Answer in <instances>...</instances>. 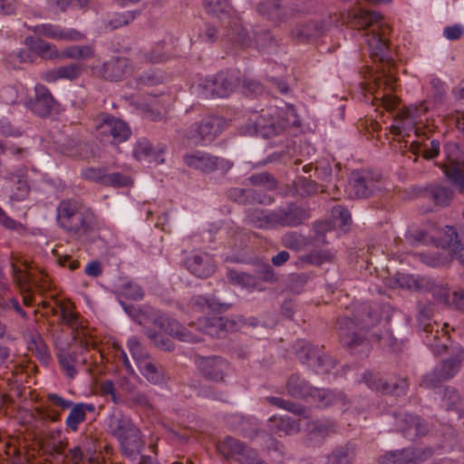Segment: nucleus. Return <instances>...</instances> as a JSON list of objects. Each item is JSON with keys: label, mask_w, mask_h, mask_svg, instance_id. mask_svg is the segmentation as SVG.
Segmentation results:
<instances>
[{"label": "nucleus", "mask_w": 464, "mask_h": 464, "mask_svg": "<svg viewBox=\"0 0 464 464\" xmlns=\"http://www.w3.org/2000/svg\"><path fill=\"white\" fill-rule=\"evenodd\" d=\"M391 27L387 24H377L373 29L364 33L371 57L374 61L387 63L389 68H382L381 74L374 76L369 92H372L376 104L382 105L386 111H393L399 104V98L391 92L396 90V78L391 71L389 60L388 35Z\"/></svg>", "instance_id": "1"}, {"label": "nucleus", "mask_w": 464, "mask_h": 464, "mask_svg": "<svg viewBox=\"0 0 464 464\" xmlns=\"http://www.w3.org/2000/svg\"><path fill=\"white\" fill-rule=\"evenodd\" d=\"M56 222L72 239L86 241L97 228L94 212L72 199L62 200L56 208Z\"/></svg>", "instance_id": "2"}, {"label": "nucleus", "mask_w": 464, "mask_h": 464, "mask_svg": "<svg viewBox=\"0 0 464 464\" xmlns=\"http://www.w3.org/2000/svg\"><path fill=\"white\" fill-rule=\"evenodd\" d=\"M188 326L195 327L198 334H193L190 329L185 328L173 319L164 318L161 322L162 329L181 342L198 343L203 341L201 337L203 334L219 338L226 332V321L223 317L199 318L196 323L189 324Z\"/></svg>", "instance_id": "3"}, {"label": "nucleus", "mask_w": 464, "mask_h": 464, "mask_svg": "<svg viewBox=\"0 0 464 464\" xmlns=\"http://www.w3.org/2000/svg\"><path fill=\"white\" fill-rule=\"evenodd\" d=\"M380 320V314L371 305L362 304L355 308L353 319L342 316L338 319V332L344 345L353 348L362 345L365 337L358 330L374 325Z\"/></svg>", "instance_id": "4"}, {"label": "nucleus", "mask_w": 464, "mask_h": 464, "mask_svg": "<svg viewBox=\"0 0 464 464\" xmlns=\"http://www.w3.org/2000/svg\"><path fill=\"white\" fill-rule=\"evenodd\" d=\"M428 111L429 108L425 102L401 110L394 117L391 132L398 136L402 134L409 136V132L414 130L416 137H420L421 132L426 130L420 125L422 124L423 117Z\"/></svg>", "instance_id": "5"}, {"label": "nucleus", "mask_w": 464, "mask_h": 464, "mask_svg": "<svg viewBox=\"0 0 464 464\" xmlns=\"http://www.w3.org/2000/svg\"><path fill=\"white\" fill-rule=\"evenodd\" d=\"M97 137L103 142L117 144L126 141L131 135L128 124L108 113H101L95 119Z\"/></svg>", "instance_id": "6"}, {"label": "nucleus", "mask_w": 464, "mask_h": 464, "mask_svg": "<svg viewBox=\"0 0 464 464\" xmlns=\"http://www.w3.org/2000/svg\"><path fill=\"white\" fill-rule=\"evenodd\" d=\"M452 357L443 360L440 364L424 376L420 385L426 388L438 387L443 382L454 377L460 369V363L464 358V351L459 346L451 348Z\"/></svg>", "instance_id": "7"}, {"label": "nucleus", "mask_w": 464, "mask_h": 464, "mask_svg": "<svg viewBox=\"0 0 464 464\" xmlns=\"http://www.w3.org/2000/svg\"><path fill=\"white\" fill-rule=\"evenodd\" d=\"M446 160L441 168L447 179L460 193H464V158L459 156V149L456 143H448L444 147Z\"/></svg>", "instance_id": "8"}, {"label": "nucleus", "mask_w": 464, "mask_h": 464, "mask_svg": "<svg viewBox=\"0 0 464 464\" xmlns=\"http://www.w3.org/2000/svg\"><path fill=\"white\" fill-rule=\"evenodd\" d=\"M195 363L200 375L207 381L222 383L231 371L230 363L218 355L195 357Z\"/></svg>", "instance_id": "9"}, {"label": "nucleus", "mask_w": 464, "mask_h": 464, "mask_svg": "<svg viewBox=\"0 0 464 464\" xmlns=\"http://www.w3.org/2000/svg\"><path fill=\"white\" fill-rule=\"evenodd\" d=\"M295 354L298 360L318 373H328L335 366L334 361L312 344L302 341L297 343Z\"/></svg>", "instance_id": "10"}, {"label": "nucleus", "mask_w": 464, "mask_h": 464, "mask_svg": "<svg viewBox=\"0 0 464 464\" xmlns=\"http://www.w3.org/2000/svg\"><path fill=\"white\" fill-rule=\"evenodd\" d=\"M183 161L188 168L203 173H211L215 170H221L226 173L233 166L228 160L200 150L185 154Z\"/></svg>", "instance_id": "11"}, {"label": "nucleus", "mask_w": 464, "mask_h": 464, "mask_svg": "<svg viewBox=\"0 0 464 464\" xmlns=\"http://www.w3.org/2000/svg\"><path fill=\"white\" fill-rule=\"evenodd\" d=\"M225 121L222 118L208 116L200 122L192 124L188 130V138L195 144L212 142L224 130Z\"/></svg>", "instance_id": "12"}, {"label": "nucleus", "mask_w": 464, "mask_h": 464, "mask_svg": "<svg viewBox=\"0 0 464 464\" xmlns=\"http://www.w3.org/2000/svg\"><path fill=\"white\" fill-rule=\"evenodd\" d=\"M381 176L367 170L353 171L349 180V193L354 198H368L382 188Z\"/></svg>", "instance_id": "13"}, {"label": "nucleus", "mask_w": 464, "mask_h": 464, "mask_svg": "<svg viewBox=\"0 0 464 464\" xmlns=\"http://www.w3.org/2000/svg\"><path fill=\"white\" fill-rule=\"evenodd\" d=\"M275 227H298L310 218L309 210L295 203H289L273 210Z\"/></svg>", "instance_id": "14"}, {"label": "nucleus", "mask_w": 464, "mask_h": 464, "mask_svg": "<svg viewBox=\"0 0 464 464\" xmlns=\"http://www.w3.org/2000/svg\"><path fill=\"white\" fill-rule=\"evenodd\" d=\"M38 38L47 37L56 41L78 42L84 39V34L73 28H63L50 23L27 26Z\"/></svg>", "instance_id": "15"}, {"label": "nucleus", "mask_w": 464, "mask_h": 464, "mask_svg": "<svg viewBox=\"0 0 464 464\" xmlns=\"http://www.w3.org/2000/svg\"><path fill=\"white\" fill-rule=\"evenodd\" d=\"M402 280L409 288L421 292H430L439 303L450 306L451 298L450 297V291L447 287L438 285L433 280L427 277L407 276H403Z\"/></svg>", "instance_id": "16"}, {"label": "nucleus", "mask_w": 464, "mask_h": 464, "mask_svg": "<svg viewBox=\"0 0 464 464\" xmlns=\"http://www.w3.org/2000/svg\"><path fill=\"white\" fill-rule=\"evenodd\" d=\"M4 181V188L9 194L11 200L21 201L29 194L30 186L27 179L26 168H18L14 171L5 175Z\"/></svg>", "instance_id": "17"}, {"label": "nucleus", "mask_w": 464, "mask_h": 464, "mask_svg": "<svg viewBox=\"0 0 464 464\" xmlns=\"http://www.w3.org/2000/svg\"><path fill=\"white\" fill-rule=\"evenodd\" d=\"M325 29L326 24L322 19L310 18L298 22L291 29L290 36L296 43H308L321 36Z\"/></svg>", "instance_id": "18"}, {"label": "nucleus", "mask_w": 464, "mask_h": 464, "mask_svg": "<svg viewBox=\"0 0 464 464\" xmlns=\"http://www.w3.org/2000/svg\"><path fill=\"white\" fill-rule=\"evenodd\" d=\"M237 78L228 72H218L214 79L206 80L204 88L207 97L228 96L237 87Z\"/></svg>", "instance_id": "19"}, {"label": "nucleus", "mask_w": 464, "mask_h": 464, "mask_svg": "<svg viewBox=\"0 0 464 464\" xmlns=\"http://www.w3.org/2000/svg\"><path fill=\"white\" fill-rule=\"evenodd\" d=\"M430 450L404 449L390 451L378 459L380 464H419L431 456Z\"/></svg>", "instance_id": "20"}, {"label": "nucleus", "mask_w": 464, "mask_h": 464, "mask_svg": "<svg viewBox=\"0 0 464 464\" xmlns=\"http://www.w3.org/2000/svg\"><path fill=\"white\" fill-rule=\"evenodd\" d=\"M363 382L372 390L382 392L383 393H392L397 396L404 394L408 387L407 381L405 379H401L396 383H389L379 374H375L371 372L364 373Z\"/></svg>", "instance_id": "21"}, {"label": "nucleus", "mask_w": 464, "mask_h": 464, "mask_svg": "<svg viewBox=\"0 0 464 464\" xmlns=\"http://www.w3.org/2000/svg\"><path fill=\"white\" fill-rule=\"evenodd\" d=\"M188 270L199 278H207L214 274L216 266L212 256L207 253L195 254L186 260Z\"/></svg>", "instance_id": "22"}, {"label": "nucleus", "mask_w": 464, "mask_h": 464, "mask_svg": "<svg viewBox=\"0 0 464 464\" xmlns=\"http://www.w3.org/2000/svg\"><path fill=\"white\" fill-rule=\"evenodd\" d=\"M34 92V99L30 102V109L38 116H49L55 104V100L50 90L43 84H36Z\"/></svg>", "instance_id": "23"}, {"label": "nucleus", "mask_w": 464, "mask_h": 464, "mask_svg": "<svg viewBox=\"0 0 464 464\" xmlns=\"http://www.w3.org/2000/svg\"><path fill=\"white\" fill-rule=\"evenodd\" d=\"M83 72V66L81 63H71L69 64L59 66L53 70L44 72L42 79L46 82H55L59 80L72 82L78 79Z\"/></svg>", "instance_id": "24"}, {"label": "nucleus", "mask_w": 464, "mask_h": 464, "mask_svg": "<svg viewBox=\"0 0 464 464\" xmlns=\"http://www.w3.org/2000/svg\"><path fill=\"white\" fill-rule=\"evenodd\" d=\"M411 144V151L415 155L414 162L418 160L417 155L421 153L426 160H432L440 154V144L438 140L429 141L430 136L427 130L421 132L420 137Z\"/></svg>", "instance_id": "25"}, {"label": "nucleus", "mask_w": 464, "mask_h": 464, "mask_svg": "<svg viewBox=\"0 0 464 464\" xmlns=\"http://www.w3.org/2000/svg\"><path fill=\"white\" fill-rule=\"evenodd\" d=\"M270 432L282 436H292L297 434L301 428L300 423L288 416H272L267 420Z\"/></svg>", "instance_id": "26"}, {"label": "nucleus", "mask_w": 464, "mask_h": 464, "mask_svg": "<svg viewBox=\"0 0 464 464\" xmlns=\"http://www.w3.org/2000/svg\"><path fill=\"white\" fill-rule=\"evenodd\" d=\"M187 308L188 313L217 312L227 309L225 304H221L215 297L201 295L192 296L188 301Z\"/></svg>", "instance_id": "27"}, {"label": "nucleus", "mask_w": 464, "mask_h": 464, "mask_svg": "<svg viewBox=\"0 0 464 464\" xmlns=\"http://www.w3.org/2000/svg\"><path fill=\"white\" fill-rule=\"evenodd\" d=\"M26 46L44 59H60V52L55 44L48 43L42 38L28 36L24 40Z\"/></svg>", "instance_id": "28"}, {"label": "nucleus", "mask_w": 464, "mask_h": 464, "mask_svg": "<svg viewBox=\"0 0 464 464\" xmlns=\"http://www.w3.org/2000/svg\"><path fill=\"white\" fill-rule=\"evenodd\" d=\"M104 75L111 81H119L132 73V66L127 58L112 59L103 64Z\"/></svg>", "instance_id": "29"}, {"label": "nucleus", "mask_w": 464, "mask_h": 464, "mask_svg": "<svg viewBox=\"0 0 464 464\" xmlns=\"http://www.w3.org/2000/svg\"><path fill=\"white\" fill-rule=\"evenodd\" d=\"M94 410L92 404L83 402L73 404L65 420L67 429L73 432L77 431L80 424L85 421L87 412H93Z\"/></svg>", "instance_id": "30"}, {"label": "nucleus", "mask_w": 464, "mask_h": 464, "mask_svg": "<svg viewBox=\"0 0 464 464\" xmlns=\"http://www.w3.org/2000/svg\"><path fill=\"white\" fill-rule=\"evenodd\" d=\"M285 389L291 397L307 399L313 391V386L306 380L301 378L300 375L294 373L288 377Z\"/></svg>", "instance_id": "31"}, {"label": "nucleus", "mask_w": 464, "mask_h": 464, "mask_svg": "<svg viewBox=\"0 0 464 464\" xmlns=\"http://www.w3.org/2000/svg\"><path fill=\"white\" fill-rule=\"evenodd\" d=\"M138 369L141 375L151 384H161L166 381V375L163 368L153 362L151 358L145 362H140Z\"/></svg>", "instance_id": "32"}, {"label": "nucleus", "mask_w": 464, "mask_h": 464, "mask_svg": "<svg viewBox=\"0 0 464 464\" xmlns=\"http://www.w3.org/2000/svg\"><path fill=\"white\" fill-rule=\"evenodd\" d=\"M246 221L249 225L260 229H274V212L261 208H255L248 212Z\"/></svg>", "instance_id": "33"}, {"label": "nucleus", "mask_w": 464, "mask_h": 464, "mask_svg": "<svg viewBox=\"0 0 464 464\" xmlns=\"http://www.w3.org/2000/svg\"><path fill=\"white\" fill-rule=\"evenodd\" d=\"M137 428L132 420L124 415H111L109 419L110 433L118 440Z\"/></svg>", "instance_id": "34"}, {"label": "nucleus", "mask_w": 464, "mask_h": 464, "mask_svg": "<svg viewBox=\"0 0 464 464\" xmlns=\"http://www.w3.org/2000/svg\"><path fill=\"white\" fill-rule=\"evenodd\" d=\"M309 398L317 407L324 408L337 403L343 405V397L341 394H335L332 391L325 389H317L313 387Z\"/></svg>", "instance_id": "35"}, {"label": "nucleus", "mask_w": 464, "mask_h": 464, "mask_svg": "<svg viewBox=\"0 0 464 464\" xmlns=\"http://www.w3.org/2000/svg\"><path fill=\"white\" fill-rule=\"evenodd\" d=\"M121 444L123 453L129 457H132L140 453L143 447L140 431L138 428L131 430L121 440H118Z\"/></svg>", "instance_id": "36"}, {"label": "nucleus", "mask_w": 464, "mask_h": 464, "mask_svg": "<svg viewBox=\"0 0 464 464\" xmlns=\"http://www.w3.org/2000/svg\"><path fill=\"white\" fill-rule=\"evenodd\" d=\"M246 447L244 442L232 437L225 438L217 446L218 450L227 459L242 457Z\"/></svg>", "instance_id": "37"}, {"label": "nucleus", "mask_w": 464, "mask_h": 464, "mask_svg": "<svg viewBox=\"0 0 464 464\" xmlns=\"http://www.w3.org/2000/svg\"><path fill=\"white\" fill-rule=\"evenodd\" d=\"M255 126L256 133L266 139L282 132V126L274 117L266 118L262 115L256 120Z\"/></svg>", "instance_id": "38"}, {"label": "nucleus", "mask_w": 464, "mask_h": 464, "mask_svg": "<svg viewBox=\"0 0 464 464\" xmlns=\"http://www.w3.org/2000/svg\"><path fill=\"white\" fill-rule=\"evenodd\" d=\"M203 5L208 14L221 21L231 18L232 7L227 0H204Z\"/></svg>", "instance_id": "39"}, {"label": "nucleus", "mask_w": 464, "mask_h": 464, "mask_svg": "<svg viewBox=\"0 0 464 464\" xmlns=\"http://www.w3.org/2000/svg\"><path fill=\"white\" fill-rule=\"evenodd\" d=\"M353 24L359 28L373 29L377 24H385L382 16L376 12H372L364 9H358L353 12Z\"/></svg>", "instance_id": "40"}, {"label": "nucleus", "mask_w": 464, "mask_h": 464, "mask_svg": "<svg viewBox=\"0 0 464 464\" xmlns=\"http://www.w3.org/2000/svg\"><path fill=\"white\" fill-rule=\"evenodd\" d=\"M57 357L63 371L69 378H74L77 374L76 364L78 362L77 353L68 349H59Z\"/></svg>", "instance_id": "41"}, {"label": "nucleus", "mask_w": 464, "mask_h": 464, "mask_svg": "<svg viewBox=\"0 0 464 464\" xmlns=\"http://www.w3.org/2000/svg\"><path fill=\"white\" fill-rule=\"evenodd\" d=\"M397 427L403 433L414 428L417 436L424 435L427 431V425L419 417L404 414L398 417Z\"/></svg>", "instance_id": "42"}, {"label": "nucleus", "mask_w": 464, "mask_h": 464, "mask_svg": "<svg viewBox=\"0 0 464 464\" xmlns=\"http://www.w3.org/2000/svg\"><path fill=\"white\" fill-rule=\"evenodd\" d=\"M266 400L271 405H274L277 408L288 411L294 413L295 415L301 416L304 419H308L310 417V411L299 403L286 401V400H284L279 397H273V396L266 397Z\"/></svg>", "instance_id": "43"}, {"label": "nucleus", "mask_w": 464, "mask_h": 464, "mask_svg": "<svg viewBox=\"0 0 464 464\" xmlns=\"http://www.w3.org/2000/svg\"><path fill=\"white\" fill-rule=\"evenodd\" d=\"M428 334L425 336V343L430 347L436 354H440L448 350L450 339L445 333L440 332L438 329L433 333V328L426 332Z\"/></svg>", "instance_id": "44"}, {"label": "nucleus", "mask_w": 464, "mask_h": 464, "mask_svg": "<svg viewBox=\"0 0 464 464\" xmlns=\"http://www.w3.org/2000/svg\"><path fill=\"white\" fill-rule=\"evenodd\" d=\"M56 304L60 309L62 321L72 329L83 327L79 314L73 311V305L70 302L56 300Z\"/></svg>", "instance_id": "45"}, {"label": "nucleus", "mask_w": 464, "mask_h": 464, "mask_svg": "<svg viewBox=\"0 0 464 464\" xmlns=\"http://www.w3.org/2000/svg\"><path fill=\"white\" fill-rule=\"evenodd\" d=\"M227 279L229 283L249 290L258 287L257 277L245 272L230 270L227 273Z\"/></svg>", "instance_id": "46"}, {"label": "nucleus", "mask_w": 464, "mask_h": 464, "mask_svg": "<svg viewBox=\"0 0 464 464\" xmlns=\"http://www.w3.org/2000/svg\"><path fill=\"white\" fill-rule=\"evenodd\" d=\"M93 54L94 50L91 45H71L60 52V59L86 60Z\"/></svg>", "instance_id": "47"}, {"label": "nucleus", "mask_w": 464, "mask_h": 464, "mask_svg": "<svg viewBox=\"0 0 464 464\" xmlns=\"http://www.w3.org/2000/svg\"><path fill=\"white\" fill-rule=\"evenodd\" d=\"M355 454V447L348 443L336 448L327 456L326 464H350L349 459Z\"/></svg>", "instance_id": "48"}, {"label": "nucleus", "mask_w": 464, "mask_h": 464, "mask_svg": "<svg viewBox=\"0 0 464 464\" xmlns=\"http://www.w3.org/2000/svg\"><path fill=\"white\" fill-rule=\"evenodd\" d=\"M335 430V424L331 421L315 420L307 424V431L310 439H324L329 433Z\"/></svg>", "instance_id": "49"}, {"label": "nucleus", "mask_w": 464, "mask_h": 464, "mask_svg": "<svg viewBox=\"0 0 464 464\" xmlns=\"http://www.w3.org/2000/svg\"><path fill=\"white\" fill-rule=\"evenodd\" d=\"M164 80L165 75L158 70H149L135 76L136 84L139 88L155 86L162 83Z\"/></svg>", "instance_id": "50"}, {"label": "nucleus", "mask_w": 464, "mask_h": 464, "mask_svg": "<svg viewBox=\"0 0 464 464\" xmlns=\"http://www.w3.org/2000/svg\"><path fill=\"white\" fill-rule=\"evenodd\" d=\"M277 121L279 125L282 126V131L287 127H296L300 125L298 115L293 105H286L285 109H281L277 116Z\"/></svg>", "instance_id": "51"}, {"label": "nucleus", "mask_w": 464, "mask_h": 464, "mask_svg": "<svg viewBox=\"0 0 464 464\" xmlns=\"http://www.w3.org/2000/svg\"><path fill=\"white\" fill-rule=\"evenodd\" d=\"M127 347L137 366L140 364V362H145L150 358L149 353L135 336L129 338Z\"/></svg>", "instance_id": "52"}, {"label": "nucleus", "mask_w": 464, "mask_h": 464, "mask_svg": "<svg viewBox=\"0 0 464 464\" xmlns=\"http://www.w3.org/2000/svg\"><path fill=\"white\" fill-rule=\"evenodd\" d=\"M0 225L8 230L16 232L20 236H25L28 233V228L25 225L10 218L1 207Z\"/></svg>", "instance_id": "53"}, {"label": "nucleus", "mask_w": 464, "mask_h": 464, "mask_svg": "<svg viewBox=\"0 0 464 464\" xmlns=\"http://www.w3.org/2000/svg\"><path fill=\"white\" fill-rule=\"evenodd\" d=\"M430 194L437 205L447 206L453 198V191L448 187L436 185L431 188Z\"/></svg>", "instance_id": "54"}, {"label": "nucleus", "mask_w": 464, "mask_h": 464, "mask_svg": "<svg viewBox=\"0 0 464 464\" xmlns=\"http://www.w3.org/2000/svg\"><path fill=\"white\" fill-rule=\"evenodd\" d=\"M283 245L292 250L300 251L306 245L305 237L296 232H287L282 237Z\"/></svg>", "instance_id": "55"}, {"label": "nucleus", "mask_w": 464, "mask_h": 464, "mask_svg": "<svg viewBox=\"0 0 464 464\" xmlns=\"http://www.w3.org/2000/svg\"><path fill=\"white\" fill-rule=\"evenodd\" d=\"M135 18L133 12H125L121 14H114L110 19L105 22V27L111 30L120 28L127 25Z\"/></svg>", "instance_id": "56"}, {"label": "nucleus", "mask_w": 464, "mask_h": 464, "mask_svg": "<svg viewBox=\"0 0 464 464\" xmlns=\"http://www.w3.org/2000/svg\"><path fill=\"white\" fill-rule=\"evenodd\" d=\"M10 310H14L24 320H28L27 313L22 308L19 301L14 297L5 298L0 296V312L7 313Z\"/></svg>", "instance_id": "57"}, {"label": "nucleus", "mask_w": 464, "mask_h": 464, "mask_svg": "<svg viewBox=\"0 0 464 464\" xmlns=\"http://www.w3.org/2000/svg\"><path fill=\"white\" fill-rule=\"evenodd\" d=\"M127 401L130 406H137L144 409H151L149 396L142 392L136 390L127 391Z\"/></svg>", "instance_id": "58"}, {"label": "nucleus", "mask_w": 464, "mask_h": 464, "mask_svg": "<svg viewBox=\"0 0 464 464\" xmlns=\"http://www.w3.org/2000/svg\"><path fill=\"white\" fill-rule=\"evenodd\" d=\"M418 310L420 324L423 325L424 332H429L430 329L433 328L430 324L427 323L429 320H430L433 314L432 305L428 303L419 302Z\"/></svg>", "instance_id": "59"}, {"label": "nucleus", "mask_w": 464, "mask_h": 464, "mask_svg": "<svg viewBox=\"0 0 464 464\" xmlns=\"http://www.w3.org/2000/svg\"><path fill=\"white\" fill-rule=\"evenodd\" d=\"M12 276L14 282L18 285L22 292L27 291V286L31 280L29 273L23 271L14 264H12Z\"/></svg>", "instance_id": "60"}, {"label": "nucleus", "mask_w": 464, "mask_h": 464, "mask_svg": "<svg viewBox=\"0 0 464 464\" xmlns=\"http://www.w3.org/2000/svg\"><path fill=\"white\" fill-rule=\"evenodd\" d=\"M104 186L111 187H126L130 184V179L119 172L105 174Z\"/></svg>", "instance_id": "61"}, {"label": "nucleus", "mask_w": 464, "mask_h": 464, "mask_svg": "<svg viewBox=\"0 0 464 464\" xmlns=\"http://www.w3.org/2000/svg\"><path fill=\"white\" fill-rule=\"evenodd\" d=\"M152 148L150 142L146 139H141L137 141L133 149V156L140 160L149 157L151 153Z\"/></svg>", "instance_id": "62"}, {"label": "nucleus", "mask_w": 464, "mask_h": 464, "mask_svg": "<svg viewBox=\"0 0 464 464\" xmlns=\"http://www.w3.org/2000/svg\"><path fill=\"white\" fill-rule=\"evenodd\" d=\"M167 59V54L162 52V46L160 45L141 56V60L149 63H159L165 62Z\"/></svg>", "instance_id": "63"}, {"label": "nucleus", "mask_w": 464, "mask_h": 464, "mask_svg": "<svg viewBox=\"0 0 464 464\" xmlns=\"http://www.w3.org/2000/svg\"><path fill=\"white\" fill-rule=\"evenodd\" d=\"M239 464H266L258 455L256 450L246 447L242 457L237 459Z\"/></svg>", "instance_id": "64"}]
</instances>
